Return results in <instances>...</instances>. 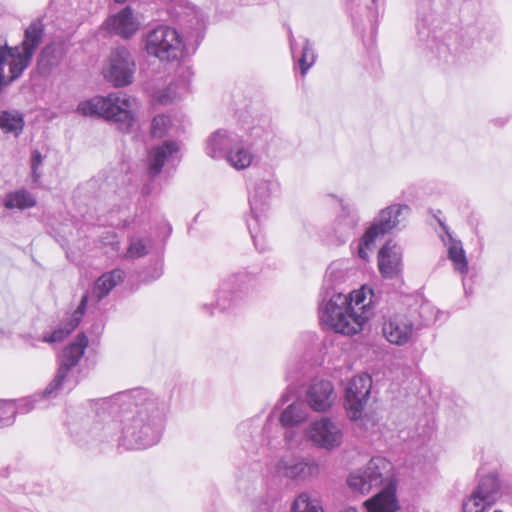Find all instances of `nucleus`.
Listing matches in <instances>:
<instances>
[{
    "instance_id": "obj_1",
    "label": "nucleus",
    "mask_w": 512,
    "mask_h": 512,
    "mask_svg": "<svg viewBox=\"0 0 512 512\" xmlns=\"http://www.w3.org/2000/svg\"><path fill=\"white\" fill-rule=\"evenodd\" d=\"M120 413V420L105 421L104 407L77 414L68 424L73 440L80 446L117 443L126 450L147 449L156 445L164 431L167 403L144 388L115 394L108 402Z\"/></svg>"
},
{
    "instance_id": "obj_2",
    "label": "nucleus",
    "mask_w": 512,
    "mask_h": 512,
    "mask_svg": "<svg viewBox=\"0 0 512 512\" xmlns=\"http://www.w3.org/2000/svg\"><path fill=\"white\" fill-rule=\"evenodd\" d=\"M346 273L330 265L320 292L319 319L323 326L336 333L354 335L372 317L375 294L371 288L345 292L342 285Z\"/></svg>"
},
{
    "instance_id": "obj_3",
    "label": "nucleus",
    "mask_w": 512,
    "mask_h": 512,
    "mask_svg": "<svg viewBox=\"0 0 512 512\" xmlns=\"http://www.w3.org/2000/svg\"><path fill=\"white\" fill-rule=\"evenodd\" d=\"M87 345L88 338L84 333H81L71 344L64 348L58 357L57 371L43 391L20 400L17 405L12 401L0 400V428L12 425L16 413L24 414L35 408H44L61 393L73 390L79 383L78 364Z\"/></svg>"
},
{
    "instance_id": "obj_4",
    "label": "nucleus",
    "mask_w": 512,
    "mask_h": 512,
    "mask_svg": "<svg viewBox=\"0 0 512 512\" xmlns=\"http://www.w3.org/2000/svg\"><path fill=\"white\" fill-rule=\"evenodd\" d=\"M416 30L418 41L425 49L435 53L439 58L447 61L448 55L462 53L464 50L475 47L483 41L494 40L495 31L492 27H486L481 21L467 25L462 29L459 37H448L447 42L440 41L439 31L443 19L436 15L430 0H420L417 4Z\"/></svg>"
},
{
    "instance_id": "obj_5",
    "label": "nucleus",
    "mask_w": 512,
    "mask_h": 512,
    "mask_svg": "<svg viewBox=\"0 0 512 512\" xmlns=\"http://www.w3.org/2000/svg\"><path fill=\"white\" fill-rule=\"evenodd\" d=\"M308 415L307 404L304 401L295 400L283 409L279 417L280 425L272 415H269L262 428H260L259 419L255 418L240 423L237 432L243 442V448L247 451L258 453V445L276 450L282 442V427L298 426L307 420Z\"/></svg>"
},
{
    "instance_id": "obj_6",
    "label": "nucleus",
    "mask_w": 512,
    "mask_h": 512,
    "mask_svg": "<svg viewBox=\"0 0 512 512\" xmlns=\"http://www.w3.org/2000/svg\"><path fill=\"white\" fill-rule=\"evenodd\" d=\"M134 104V98L125 92L118 91L80 102L77 112L84 116H98L107 121H113L120 131L129 133L136 122L132 113Z\"/></svg>"
},
{
    "instance_id": "obj_7",
    "label": "nucleus",
    "mask_w": 512,
    "mask_h": 512,
    "mask_svg": "<svg viewBox=\"0 0 512 512\" xmlns=\"http://www.w3.org/2000/svg\"><path fill=\"white\" fill-rule=\"evenodd\" d=\"M279 188L274 175L269 172L252 173L247 180L250 215L245 219L248 231L258 249L257 238L262 222L266 218L271 196Z\"/></svg>"
},
{
    "instance_id": "obj_8",
    "label": "nucleus",
    "mask_w": 512,
    "mask_h": 512,
    "mask_svg": "<svg viewBox=\"0 0 512 512\" xmlns=\"http://www.w3.org/2000/svg\"><path fill=\"white\" fill-rule=\"evenodd\" d=\"M254 280L255 273L247 270L226 276L220 281L215 292V302L202 304L200 310L206 315L213 316L215 310L225 313L236 308L242 302Z\"/></svg>"
},
{
    "instance_id": "obj_9",
    "label": "nucleus",
    "mask_w": 512,
    "mask_h": 512,
    "mask_svg": "<svg viewBox=\"0 0 512 512\" xmlns=\"http://www.w3.org/2000/svg\"><path fill=\"white\" fill-rule=\"evenodd\" d=\"M144 50L160 62L178 61L184 56V42L178 30L165 24L149 29L143 36Z\"/></svg>"
},
{
    "instance_id": "obj_10",
    "label": "nucleus",
    "mask_w": 512,
    "mask_h": 512,
    "mask_svg": "<svg viewBox=\"0 0 512 512\" xmlns=\"http://www.w3.org/2000/svg\"><path fill=\"white\" fill-rule=\"evenodd\" d=\"M278 477L296 485L308 484L320 475V464L313 456L288 454L282 456L274 465Z\"/></svg>"
},
{
    "instance_id": "obj_11",
    "label": "nucleus",
    "mask_w": 512,
    "mask_h": 512,
    "mask_svg": "<svg viewBox=\"0 0 512 512\" xmlns=\"http://www.w3.org/2000/svg\"><path fill=\"white\" fill-rule=\"evenodd\" d=\"M410 214L411 208L405 203H393L381 209L365 230L366 241H375L394 230H401Z\"/></svg>"
},
{
    "instance_id": "obj_12",
    "label": "nucleus",
    "mask_w": 512,
    "mask_h": 512,
    "mask_svg": "<svg viewBox=\"0 0 512 512\" xmlns=\"http://www.w3.org/2000/svg\"><path fill=\"white\" fill-rule=\"evenodd\" d=\"M501 494V482L496 473L482 476L470 495L463 500V512H485Z\"/></svg>"
},
{
    "instance_id": "obj_13",
    "label": "nucleus",
    "mask_w": 512,
    "mask_h": 512,
    "mask_svg": "<svg viewBox=\"0 0 512 512\" xmlns=\"http://www.w3.org/2000/svg\"><path fill=\"white\" fill-rule=\"evenodd\" d=\"M304 435L316 448L332 451L343 442V427L329 417H321L309 423Z\"/></svg>"
},
{
    "instance_id": "obj_14",
    "label": "nucleus",
    "mask_w": 512,
    "mask_h": 512,
    "mask_svg": "<svg viewBox=\"0 0 512 512\" xmlns=\"http://www.w3.org/2000/svg\"><path fill=\"white\" fill-rule=\"evenodd\" d=\"M44 25L41 20H34L24 32V39L21 46L12 48L14 63L13 76L11 79H18L25 69L30 65L33 55L42 43Z\"/></svg>"
},
{
    "instance_id": "obj_15",
    "label": "nucleus",
    "mask_w": 512,
    "mask_h": 512,
    "mask_svg": "<svg viewBox=\"0 0 512 512\" xmlns=\"http://www.w3.org/2000/svg\"><path fill=\"white\" fill-rule=\"evenodd\" d=\"M135 70L132 53L128 48L120 46L111 51L104 75L115 87H125L132 83Z\"/></svg>"
},
{
    "instance_id": "obj_16",
    "label": "nucleus",
    "mask_w": 512,
    "mask_h": 512,
    "mask_svg": "<svg viewBox=\"0 0 512 512\" xmlns=\"http://www.w3.org/2000/svg\"><path fill=\"white\" fill-rule=\"evenodd\" d=\"M391 469V463L382 457H373L364 469L352 472L348 479V485L355 491L365 494L373 487L383 482L384 475Z\"/></svg>"
},
{
    "instance_id": "obj_17",
    "label": "nucleus",
    "mask_w": 512,
    "mask_h": 512,
    "mask_svg": "<svg viewBox=\"0 0 512 512\" xmlns=\"http://www.w3.org/2000/svg\"><path fill=\"white\" fill-rule=\"evenodd\" d=\"M420 325L410 315L395 313L384 317L382 334L391 344L403 346L411 342Z\"/></svg>"
},
{
    "instance_id": "obj_18",
    "label": "nucleus",
    "mask_w": 512,
    "mask_h": 512,
    "mask_svg": "<svg viewBox=\"0 0 512 512\" xmlns=\"http://www.w3.org/2000/svg\"><path fill=\"white\" fill-rule=\"evenodd\" d=\"M339 203L341 210L333 220L331 232H329L330 241L336 245L345 244L354 235L360 221L354 206L342 199Z\"/></svg>"
},
{
    "instance_id": "obj_19",
    "label": "nucleus",
    "mask_w": 512,
    "mask_h": 512,
    "mask_svg": "<svg viewBox=\"0 0 512 512\" xmlns=\"http://www.w3.org/2000/svg\"><path fill=\"white\" fill-rule=\"evenodd\" d=\"M372 379L367 374L353 377L345 390V408L350 418L358 419L370 396Z\"/></svg>"
},
{
    "instance_id": "obj_20",
    "label": "nucleus",
    "mask_w": 512,
    "mask_h": 512,
    "mask_svg": "<svg viewBox=\"0 0 512 512\" xmlns=\"http://www.w3.org/2000/svg\"><path fill=\"white\" fill-rule=\"evenodd\" d=\"M337 398L334 385L325 379H314L305 390L306 404L316 412H326Z\"/></svg>"
},
{
    "instance_id": "obj_21",
    "label": "nucleus",
    "mask_w": 512,
    "mask_h": 512,
    "mask_svg": "<svg viewBox=\"0 0 512 512\" xmlns=\"http://www.w3.org/2000/svg\"><path fill=\"white\" fill-rule=\"evenodd\" d=\"M125 273L121 269H114L112 271L102 274L95 282L90 291H86L80 300L79 305L84 302V313L88 306L93 307L98 305L108 294L124 279Z\"/></svg>"
},
{
    "instance_id": "obj_22",
    "label": "nucleus",
    "mask_w": 512,
    "mask_h": 512,
    "mask_svg": "<svg viewBox=\"0 0 512 512\" xmlns=\"http://www.w3.org/2000/svg\"><path fill=\"white\" fill-rule=\"evenodd\" d=\"M179 152V144L171 140H166L161 145L152 147L147 158L149 175L157 176L165 165L175 167L180 162Z\"/></svg>"
},
{
    "instance_id": "obj_23",
    "label": "nucleus",
    "mask_w": 512,
    "mask_h": 512,
    "mask_svg": "<svg viewBox=\"0 0 512 512\" xmlns=\"http://www.w3.org/2000/svg\"><path fill=\"white\" fill-rule=\"evenodd\" d=\"M288 41L294 63L299 68L301 75L305 76L317 59L313 44L307 37L295 39L291 29L288 33Z\"/></svg>"
},
{
    "instance_id": "obj_24",
    "label": "nucleus",
    "mask_w": 512,
    "mask_h": 512,
    "mask_svg": "<svg viewBox=\"0 0 512 512\" xmlns=\"http://www.w3.org/2000/svg\"><path fill=\"white\" fill-rule=\"evenodd\" d=\"M378 268L386 279H394L402 272V249L392 241L386 242L378 252Z\"/></svg>"
},
{
    "instance_id": "obj_25",
    "label": "nucleus",
    "mask_w": 512,
    "mask_h": 512,
    "mask_svg": "<svg viewBox=\"0 0 512 512\" xmlns=\"http://www.w3.org/2000/svg\"><path fill=\"white\" fill-rule=\"evenodd\" d=\"M239 135L227 129H218L205 142V152L213 159H226L233 145H237Z\"/></svg>"
},
{
    "instance_id": "obj_26",
    "label": "nucleus",
    "mask_w": 512,
    "mask_h": 512,
    "mask_svg": "<svg viewBox=\"0 0 512 512\" xmlns=\"http://www.w3.org/2000/svg\"><path fill=\"white\" fill-rule=\"evenodd\" d=\"M105 25L109 31L123 38L132 37L138 29L133 11L129 6L108 17Z\"/></svg>"
},
{
    "instance_id": "obj_27",
    "label": "nucleus",
    "mask_w": 512,
    "mask_h": 512,
    "mask_svg": "<svg viewBox=\"0 0 512 512\" xmlns=\"http://www.w3.org/2000/svg\"><path fill=\"white\" fill-rule=\"evenodd\" d=\"M256 151L257 149L250 145L249 141L239 136L237 145H233L225 160L234 169L243 170L253 163Z\"/></svg>"
},
{
    "instance_id": "obj_28",
    "label": "nucleus",
    "mask_w": 512,
    "mask_h": 512,
    "mask_svg": "<svg viewBox=\"0 0 512 512\" xmlns=\"http://www.w3.org/2000/svg\"><path fill=\"white\" fill-rule=\"evenodd\" d=\"M439 224L446 232L447 240L443 238V242L447 246L448 259L453 263V267L456 272L461 275L466 274L469 267L461 241L453 238L448 227L444 223L439 221Z\"/></svg>"
},
{
    "instance_id": "obj_29",
    "label": "nucleus",
    "mask_w": 512,
    "mask_h": 512,
    "mask_svg": "<svg viewBox=\"0 0 512 512\" xmlns=\"http://www.w3.org/2000/svg\"><path fill=\"white\" fill-rule=\"evenodd\" d=\"M84 303L78 305L75 311L67 316L59 327L54 329L51 333H47L43 336V342L46 343H57L68 337L80 324L84 316Z\"/></svg>"
},
{
    "instance_id": "obj_30",
    "label": "nucleus",
    "mask_w": 512,
    "mask_h": 512,
    "mask_svg": "<svg viewBox=\"0 0 512 512\" xmlns=\"http://www.w3.org/2000/svg\"><path fill=\"white\" fill-rule=\"evenodd\" d=\"M368 512H396L399 509L396 488L387 486L377 495L365 502Z\"/></svg>"
},
{
    "instance_id": "obj_31",
    "label": "nucleus",
    "mask_w": 512,
    "mask_h": 512,
    "mask_svg": "<svg viewBox=\"0 0 512 512\" xmlns=\"http://www.w3.org/2000/svg\"><path fill=\"white\" fill-rule=\"evenodd\" d=\"M433 432V422H431L428 418H423L419 420L412 432H407L406 436H404L405 432L402 431L401 437L408 442L410 448L419 449L431 440Z\"/></svg>"
},
{
    "instance_id": "obj_32",
    "label": "nucleus",
    "mask_w": 512,
    "mask_h": 512,
    "mask_svg": "<svg viewBox=\"0 0 512 512\" xmlns=\"http://www.w3.org/2000/svg\"><path fill=\"white\" fill-rule=\"evenodd\" d=\"M3 206L8 210H26L36 206V197L25 188L8 192L2 201Z\"/></svg>"
},
{
    "instance_id": "obj_33",
    "label": "nucleus",
    "mask_w": 512,
    "mask_h": 512,
    "mask_svg": "<svg viewBox=\"0 0 512 512\" xmlns=\"http://www.w3.org/2000/svg\"><path fill=\"white\" fill-rule=\"evenodd\" d=\"M14 57L12 47H9L6 41L0 39V91L16 79L13 76Z\"/></svg>"
},
{
    "instance_id": "obj_34",
    "label": "nucleus",
    "mask_w": 512,
    "mask_h": 512,
    "mask_svg": "<svg viewBox=\"0 0 512 512\" xmlns=\"http://www.w3.org/2000/svg\"><path fill=\"white\" fill-rule=\"evenodd\" d=\"M290 512H324V508L320 498L309 491H302L292 501Z\"/></svg>"
},
{
    "instance_id": "obj_35",
    "label": "nucleus",
    "mask_w": 512,
    "mask_h": 512,
    "mask_svg": "<svg viewBox=\"0 0 512 512\" xmlns=\"http://www.w3.org/2000/svg\"><path fill=\"white\" fill-rule=\"evenodd\" d=\"M189 19L187 20L186 27L189 29V34L191 37L195 38L197 44L203 39L205 32V16L199 9L195 7H191L188 9L186 13Z\"/></svg>"
},
{
    "instance_id": "obj_36",
    "label": "nucleus",
    "mask_w": 512,
    "mask_h": 512,
    "mask_svg": "<svg viewBox=\"0 0 512 512\" xmlns=\"http://www.w3.org/2000/svg\"><path fill=\"white\" fill-rule=\"evenodd\" d=\"M23 115L15 112L0 111V129L4 133H14L18 136L24 128Z\"/></svg>"
},
{
    "instance_id": "obj_37",
    "label": "nucleus",
    "mask_w": 512,
    "mask_h": 512,
    "mask_svg": "<svg viewBox=\"0 0 512 512\" xmlns=\"http://www.w3.org/2000/svg\"><path fill=\"white\" fill-rule=\"evenodd\" d=\"M270 136L271 131L268 124H255L249 129V132L247 133L244 140L249 141L250 145L259 150L266 146Z\"/></svg>"
},
{
    "instance_id": "obj_38",
    "label": "nucleus",
    "mask_w": 512,
    "mask_h": 512,
    "mask_svg": "<svg viewBox=\"0 0 512 512\" xmlns=\"http://www.w3.org/2000/svg\"><path fill=\"white\" fill-rule=\"evenodd\" d=\"M148 253L146 240L144 238H130L129 246L125 256L127 258H140Z\"/></svg>"
},
{
    "instance_id": "obj_39",
    "label": "nucleus",
    "mask_w": 512,
    "mask_h": 512,
    "mask_svg": "<svg viewBox=\"0 0 512 512\" xmlns=\"http://www.w3.org/2000/svg\"><path fill=\"white\" fill-rule=\"evenodd\" d=\"M170 118L166 115H156L151 123V134L153 137H163L170 125Z\"/></svg>"
},
{
    "instance_id": "obj_40",
    "label": "nucleus",
    "mask_w": 512,
    "mask_h": 512,
    "mask_svg": "<svg viewBox=\"0 0 512 512\" xmlns=\"http://www.w3.org/2000/svg\"><path fill=\"white\" fill-rule=\"evenodd\" d=\"M42 162H43L42 154L38 150H33L31 152L30 165H31L32 182L34 184H38L40 182L41 173L38 170H39V167L42 165Z\"/></svg>"
},
{
    "instance_id": "obj_41",
    "label": "nucleus",
    "mask_w": 512,
    "mask_h": 512,
    "mask_svg": "<svg viewBox=\"0 0 512 512\" xmlns=\"http://www.w3.org/2000/svg\"><path fill=\"white\" fill-rule=\"evenodd\" d=\"M253 512H282L276 500L260 498L255 502Z\"/></svg>"
},
{
    "instance_id": "obj_42",
    "label": "nucleus",
    "mask_w": 512,
    "mask_h": 512,
    "mask_svg": "<svg viewBox=\"0 0 512 512\" xmlns=\"http://www.w3.org/2000/svg\"><path fill=\"white\" fill-rule=\"evenodd\" d=\"M366 240L367 239H365V233H364L358 243V256L362 260H367L369 258V251H371V249L374 245V242H375V241L368 242Z\"/></svg>"
},
{
    "instance_id": "obj_43",
    "label": "nucleus",
    "mask_w": 512,
    "mask_h": 512,
    "mask_svg": "<svg viewBox=\"0 0 512 512\" xmlns=\"http://www.w3.org/2000/svg\"><path fill=\"white\" fill-rule=\"evenodd\" d=\"M294 393V390L291 387H288L286 392L281 396L280 402L281 404H285L291 399L292 394Z\"/></svg>"
},
{
    "instance_id": "obj_44",
    "label": "nucleus",
    "mask_w": 512,
    "mask_h": 512,
    "mask_svg": "<svg viewBox=\"0 0 512 512\" xmlns=\"http://www.w3.org/2000/svg\"><path fill=\"white\" fill-rule=\"evenodd\" d=\"M342 512H358V511L354 507H348V508L344 509Z\"/></svg>"
},
{
    "instance_id": "obj_45",
    "label": "nucleus",
    "mask_w": 512,
    "mask_h": 512,
    "mask_svg": "<svg viewBox=\"0 0 512 512\" xmlns=\"http://www.w3.org/2000/svg\"><path fill=\"white\" fill-rule=\"evenodd\" d=\"M161 274H162L161 269H160V270H156V274H155V276L153 277V279H157V278H159V277L161 276Z\"/></svg>"
},
{
    "instance_id": "obj_46",
    "label": "nucleus",
    "mask_w": 512,
    "mask_h": 512,
    "mask_svg": "<svg viewBox=\"0 0 512 512\" xmlns=\"http://www.w3.org/2000/svg\"><path fill=\"white\" fill-rule=\"evenodd\" d=\"M468 5H469V4H468L467 2H465V3H464V6H462V7L460 8V9H461V11H464V10L468 7Z\"/></svg>"
},
{
    "instance_id": "obj_47",
    "label": "nucleus",
    "mask_w": 512,
    "mask_h": 512,
    "mask_svg": "<svg viewBox=\"0 0 512 512\" xmlns=\"http://www.w3.org/2000/svg\"><path fill=\"white\" fill-rule=\"evenodd\" d=\"M111 245H116L117 247L119 246V242L118 241H111L109 242Z\"/></svg>"
},
{
    "instance_id": "obj_48",
    "label": "nucleus",
    "mask_w": 512,
    "mask_h": 512,
    "mask_svg": "<svg viewBox=\"0 0 512 512\" xmlns=\"http://www.w3.org/2000/svg\"><path fill=\"white\" fill-rule=\"evenodd\" d=\"M463 286H464V289H465V293H468V290H467V288H466V283H465V281H464V280H463Z\"/></svg>"
},
{
    "instance_id": "obj_49",
    "label": "nucleus",
    "mask_w": 512,
    "mask_h": 512,
    "mask_svg": "<svg viewBox=\"0 0 512 512\" xmlns=\"http://www.w3.org/2000/svg\"><path fill=\"white\" fill-rule=\"evenodd\" d=\"M126 1H127V0H115V2H117V3H124V2H126Z\"/></svg>"
},
{
    "instance_id": "obj_50",
    "label": "nucleus",
    "mask_w": 512,
    "mask_h": 512,
    "mask_svg": "<svg viewBox=\"0 0 512 512\" xmlns=\"http://www.w3.org/2000/svg\"><path fill=\"white\" fill-rule=\"evenodd\" d=\"M494 512H502V511H500V510H495Z\"/></svg>"
}]
</instances>
